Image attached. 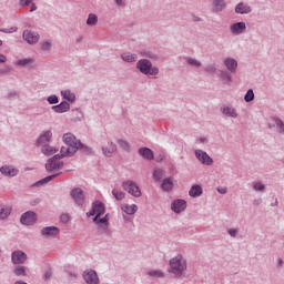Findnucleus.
I'll use <instances>...</instances> for the list:
<instances>
[{
    "label": "nucleus",
    "mask_w": 284,
    "mask_h": 284,
    "mask_svg": "<svg viewBox=\"0 0 284 284\" xmlns=\"http://www.w3.org/2000/svg\"><path fill=\"white\" fill-rule=\"evenodd\" d=\"M14 274L16 276H26V266H17Z\"/></svg>",
    "instance_id": "nucleus-36"
},
{
    "label": "nucleus",
    "mask_w": 284,
    "mask_h": 284,
    "mask_svg": "<svg viewBox=\"0 0 284 284\" xmlns=\"http://www.w3.org/2000/svg\"><path fill=\"white\" fill-rule=\"evenodd\" d=\"M217 192H220V194H225L227 192V189L225 187L217 189Z\"/></svg>",
    "instance_id": "nucleus-52"
},
{
    "label": "nucleus",
    "mask_w": 284,
    "mask_h": 284,
    "mask_svg": "<svg viewBox=\"0 0 284 284\" xmlns=\"http://www.w3.org/2000/svg\"><path fill=\"white\" fill-rule=\"evenodd\" d=\"M0 45H3V41L0 40Z\"/></svg>",
    "instance_id": "nucleus-58"
},
{
    "label": "nucleus",
    "mask_w": 284,
    "mask_h": 284,
    "mask_svg": "<svg viewBox=\"0 0 284 284\" xmlns=\"http://www.w3.org/2000/svg\"><path fill=\"white\" fill-rule=\"evenodd\" d=\"M153 178L155 179V181H161V179H163V170H154Z\"/></svg>",
    "instance_id": "nucleus-39"
},
{
    "label": "nucleus",
    "mask_w": 284,
    "mask_h": 284,
    "mask_svg": "<svg viewBox=\"0 0 284 284\" xmlns=\"http://www.w3.org/2000/svg\"><path fill=\"white\" fill-rule=\"evenodd\" d=\"M189 194L193 199H196V196H201V194H203V187H201V185H199V184L193 185L191 187V190L189 191Z\"/></svg>",
    "instance_id": "nucleus-25"
},
{
    "label": "nucleus",
    "mask_w": 284,
    "mask_h": 284,
    "mask_svg": "<svg viewBox=\"0 0 284 284\" xmlns=\"http://www.w3.org/2000/svg\"><path fill=\"white\" fill-rule=\"evenodd\" d=\"M72 114H74L78 118H72V121H81L82 113L79 110L72 111Z\"/></svg>",
    "instance_id": "nucleus-44"
},
{
    "label": "nucleus",
    "mask_w": 284,
    "mask_h": 284,
    "mask_svg": "<svg viewBox=\"0 0 284 284\" xmlns=\"http://www.w3.org/2000/svg\"><path fill=\"white\" fill-rule=\"evenodd\" d=\"M54 176H59V173H58V174H53V175H49V176H47V178L40 180V181L38 182V184H39V185H43V184H45V183H50V181H52V179H54Z\"/></svg>",
    "instance_id": "nucleus-38"
},
{
    "label": "nucleus",
    "mask_w": 284,
    "mask_h": 284,
    "mask_svg": "<svg viewBox=\"0 0 284 284\" xmlns=\"http://www.w3.org/2000/svg\"><path fill=\"white\" fill-rule=\"evenodd\" d=\"M63 99H65L67 101H74V99H77V97L74 95V93H72L70 90H65L61 92Z\"/></svg>",
    "instance_id": "nucleus-31"
},
{
    "label": "nucleus",
    "mask_w": 284,
    "mask_h": 284,
    "mask_svg": "<svg viewBox=\"0 0 284 284\" xmlns=\"http://www.w3.org/2000/svg\"><path fill=\"white\" fill-rule=\"evenodd\" d=\"M57 152H59V149L50 144H44L42 146V154H44L45 156H52V154H57Z\"/></svg>",
    "instance_id": "nucleus-22"
},
{
    "label": "nucleus",
    "mask_w": 284,
    "mask_h": 284,
    "mask_svg": "<svg viewBox=\"0 0 284 284\" xmlns=\"http://www.w3.org/2000/svg\"><path fill=\"white\" fill-rule=\"evenodd\" d=\"M8 61V58L4 54H0V63H6Z\"/></svg>",
    "instance_id": "nucleus-49"
},
{
    "label": "nucleus",
    "mask_w": 284,
    "mask_h": 284,
    "mask_svg": "<svg viewBox=\"0 0 284 284\" xmlns=\"http://www.w3.org/2000/svg\"><path fill=\"white\" fill-rule=\"evenodd\" d=\"M98 22H99V18L97 17V14L90 13L88 19H87V24L97 26Z\"/></svg>",
    "instance_id": "nucleus-32"
},
{
    "label": "nucleus",
    "mask_w": 284,
    "mask_h": 284,
    "mask_svg": "<svg viewBox=\"0 0 284 284\" xmlns=\"http://www.w3.org/2000/svg\"><path fill=\"white\" fill-rule=\"evenodd\" d=\"M101 216L102 214H105V205L101 203L100 201H97L92 205V210L87 213V216Z\"/></svg>",
    "instance_id": "nucleus-6"
},
{
    "label": "nucleus",
    "mask_w": 284,
    "mask_h": 284,
    "mask_svg": "<svg viewBox=\"0 0 284 284\" xmlns=\"http://www.w3.org/2000/svg\"><path fill=\"white\" fill-rule=\"evenodd\" d=\"M235 12L237 14H250V12H252V8H250V6H245L243 2H240L235 8Z\"/></svg>",
    "instance_id": "nucleus-20"
},
{
    "label": "nucleus",
    "mask_w": 284,
    "mask_h": 284,
    "mask_svg": "<svg viewBox=\"0 0 284 284\" xmlns=\"http://www.w3.org/2000/svg\"><path fill=\"white\" fill-rule=\"evenodd\" d=\"M216 69L214 67H207L206 72H214Z\"/></svg>",
    "instance_id": "nucleus-54"
},
{
    "label": "nucleus",
    "mask_w": 284,
    "mask_h": 284,
    "mask_svg": "<svg viewBox=\"0 0 284 284\" xmlns=\"http://www.w3.org/2000/svg\"><path fill=\"white\" fill-rule=\"evenodd\" d=\"M123 190L131 194L132 196L139 197L141 196V189L136 185V183L132 181H128L123 183Z\"/></svg>",
    "instance_id": "nucleus-5"
},
{
    "label": "nucleus",
    "mask_w": 284,
    "mask_h": 284,
    "mask_svg": "<svg viewBox=\"0 0 284 284\" xmlns=\"http://www.w3.org/2000/svg\"><path fill=\"white\" fill-rule=\"evenodd\" d=\"M275 125L277 126L278 132L284 134V123L281 119H275Z\"/></svg>",
    "instance_id": "nucleus-40"
},
{
    "label": "nucleus",
    "mask_w": 284,
    "mask_h": 284,
    "mask_svg": "<svg viewBox=\"0 0 284 284\" xmlns=\"http://www.w3.org/2000/svg\"><path fill=\"white\" fill-rule=\"evenodd\" d=\"M185 207H187V203L185 202V200H175L171 205V209L176 214H180V212H183Z\"/></svg>",
    "instance_id": "nucleus-12"
},
{
    "label": "nucleus",
    "mask_w": 284,
    "mask_h": 284,
    "mask_svg": "<svg viewBox=\"0 0 284 284\" xmlns=\"http://www.w3.org/2000/svg\"><path fill=\"white\" fill-rule=\"evenodd\" d=\"M34 10H37V6H36V4H32V6H31V9H30V12H34Z\"/></svg>",
    "instance_id": "nucleus-56"
},
{
    "label": "nucleus",
    "mask_w": 284,
    "mask_h": 284,
    "mask_svg": "<svg viewBox=\"0 0 284 284\" xmlns=\"http://www.w3.org/2000/svg\"><path fill=\"white\" fill-rule=\"evenodd\" d=\"M121 210L125 214L132 215L136 213V210H139V207L136 206V204H122Z\"/></svg>",
    "instance_id": "nucleus-21"
},
{
    "label": "nucleus",
    "mask_w": 284,
    "mask_h": 284,
    "mask_svg": "<svg viewBox=\"0 0 284 284\" xmlns=\"http://www.w3.org/2000/svg\"><path fill=\"white\" fill-rule=\"evenodd\" d=\"M245 22H237L231 27V32L233 34H242V32H245Z\"/></svg>",
    "instance_id": "nucleus-18"
},
{
    "label": "nucleus",
    "mask_w": 284,
    "mask_h": 284,
    "mask_svg": "<svg viewBox=\"0 0 284 284\" xmlns=\"http://www.w3.org/2000/svg\"><path fill=\"white\" fill-rule=\"evenodd\" d=\"M59 234V229L55 226H47L42 229L43 236H57Z\"/></svg>",
    "instance_id": "nucleus-23"
},
{
    "label": "nucleus",
    "mask_w": 284,
    "mask_h": 284,
    "mask_svg": "<svg viewBox=\"0 0 284 284\" xmlns=\"http://www.w3.org/2000/svg\"><path fill=\"white\" fill-rule=\"evenodd\" d=\"M229 234L230 236H236V230L234 229L229 230Z\"/></svg>",
    "instance_id": "nucleus-50"
},
{
    "label": "nucleus",
    "mask_w": 284,
    "mask_h": 284,
    "mask_svg": "<svg viewBox=\"0 0 284 284\" xmlns=\"http://www.w3.org/2000/svg\"><path fill=\"white\" fill-rule=\"evenodd\" d=\"M136 65L142 74H150L151 77L159 74V68H152V62L149 60H140Z\"/></svg>",
    "instance_id": "nucleus-3"
},
{
    "label": "nucleus",
    "mask_w": 284,
    "mask_h": 284,
    "mask_svg": "<svg viewBox=\"0 0 284 284\" xmlns=\"http://www.w3.org/2000/svg\"><path fill=\"white\" fill-rule=\"evenodd\" d=\"M244 100L246 101V103H250V101H254V91L252 89L246 92Z\"/></svg>",
    "instance_id": "nucleus-37"
},
{
    "label": "nucleus",
    "mask_w": 284,
    "mask_h": 284,
    "mask_svg": "<svg viewBox=\"0 0 284 284\" xmlns=\"http://www.w3.org/2000/svg\"><path fill=\"white\" fill-rule=\"evenodd\" d=\"M50 48H51L50 42L42 43V50H50Z\"/></svg>",
    "instance_id": "nucleus-47"
},
{
    "label": "nucleus",
    "mask_w": 284,
    "mask_h": 284,
    "mask_svg": "<svg viewBox=\"0 0 284 284\" xmlns=\"http://www.w3.org/2000/svg\"><path fill=\"white\" fill-rule=\"evenodd\" d=\"M71 196H72V199H74V201H75V203H78V205H82L83 199H84L83 190H81V189H73L71 191Z\"/></svg>",
    "instance_id": "nucleus-15"
},
{
    "label": "nucleus",
    "mask_w": 284,
    "mask_h": 284,
    "mask_svg": "<svg viewBox=\"0 0 284 284\" xmlns=\"http://www.w3.org/2000/svg\"><path fill=\"white\" fill-rule=\"evenodd\" d=\"M109 214H105L104 217L101 216H95L93 219V222L95 223L97 226H99V230H101L102 232H108V227H109Z\"/></svg>",
    "instance_id": "nucleus-7"
},
{
    "label": "nucleus",
    "mask_w": 284,
    "mask_h": 284,
    "mask_svg": "<svg viewBox=\"0 0 284 284\" xmlns=\"http://www.w3.org/2000/svg\"><path fill=\"white\" fill-rule=\"evenodd\" d=\"M52 140V131H45L38 138V145H45V143H50Z\"/></svg>",
    "instance_id": "nucleus-14"
},
{
    "label": "nucleus",
    "mask_w": 284,
    "mask_h": 284,
    "mask_svg": "<svg viewBox=\"0 0 284 284\" xmlns=\"http://www.w3.org/2000/svg\"><path fill=\"white\" fill-rule=\"evenodd\" d=\"M48 102L51 104V105H54V103H59V98H57V95H50L48 98Z\"/></svg>",
    "instance_id": "nucleus-43"
},
{
    "label": "nucleus",
    "mask_w": 284,
    "mask_h": 284,
    "mask_svg": "<svg viewBox=\"0 0 284 284\" xmlns=\"http://www.w3.org/2000/svg\"><path fill=\"white\" fill-rule=\"evenodd\" d=\"M172 187H174V184L172 183V179L163 180L162 190H164L165 192H170V190H172Z\"/></svg>",
    "instance_id": "nucleus-28"
},
{
    "label": "nucleus",
    "mask_w": 284,
    "mask_h": 284,
    "mask_svg": "<svg viewBox=\"0 0 284 284\" xmlns=\"http://www.w3.org/2000/svg\"><path fill=\"white\" fill-rule=\"evenodd\" d=\"M23 39L28 42V43H37L39 41V36L36 32H32L30 30H26L23 32Z\"/></svg>",
    "instance_id": "nucleus-13"
},
{
    "label": "nucleus",
    "mask_w": 284,
    "mask_h": 284,
    "mask_svg": "<svg viewBox=\"0 0 284 284\" xmlns=\"http://www.w3.org/2000/svg\"><path fill=\"white\" fill-rule=\"evenodd\" d=\"M0 172L3 176H17L19 174V170L8 165L1 166Z\"/></svg>",
    "instance_id": "nucleus-16"
},
{
    "label": "nucleus",
    "mask_w": 284,
    "mask_h": 284,
    "mask_svg": "<svg viewBox=\"0 0 284 284\" xmlns=\"http://www.w3.org/2000/svg\"><path fill=\"white\" fill-rule=\"evenodd\" d=\"M52 110L55 111L58 114H63V112H68V110H70V103L62 102L58 105H53Z\"/></svg>",
    "instance_id": "nucleus-19"
},
{
    "label": "nucleus",
    "mask_w": 284,
    "mask_h": 284,
    "mask_svg": "<svg viewBox=\"0 0 284 284\" xmlns=\"http://www.w3.org/2000/svg\"><path fill=\"white\" fill-rule=\"evenodd\" d=\"M149 276H154L155 278H163L165 276V273L162 271H150Z\"/></svg>",
    "instance_id": "nucleus-35"
},
{
    "label": "nucleus",
    "mask_w": 284,
    "mask_h": 284,
    "mask_svg": "<svg viewBox=\"0 0 284 284\" xmlns=\"http://www.w3.org/2000/svg\"><path fill=\"white\" fill-rule=\"evenodd\" d=\"M69 220H70V217L68 215L61 216V221H64L65 223H68Z\"/></svg>",
    "instance_id": "nucleus-53"
},
{
    "label": "nucleus",
    "mask_w": 284,
    "mask_h": 284,
    "mask_svg": "<svg viewBox=\"0 0 284 284\" xmlns=\"http://www.w3.org/2000/svg\"><path fill=\"white\" fill-rule=\"evenodd\" d=\"M102 152L104 156H112L116 152V145L112 142H108L106 146H102Z\"/></svg>",
    "instance_id": "nucleus-17"
},
{
    "label": "nucleus",
    "mask_w": 284,
    "mask_h": 284,
    "mask_svg": "<svg viewBox=\"0 0 284 284\" xmlns=\"http://www.w3.org/2000/svg\"><path fill=\"white\" fill-rule=\"evenodd\" d=\"M11 261L14 265H21L24 261H28V255L23 251H14L11 255Z\"/></svg>",
    "instance_id": "nucleus-8"
},
{
    "label": "nucleus",
    "mask_w": 284,
    "mask_h": 284,
    "mask_svg": "<svg viewBox=\"0 0 284 284\" xmlns=\"http://www.w3.org/2000/svg\"><path fill=\"white\" fill-rule=\"evenodd\" d=\"M213 8L216 10V12H221L223 8H225V1L223 0H214L213 1Z\"/></svg>",
    "instance_id": "nucleus-30"
},
{
    "label": "nucleus",
    "mask_w": 284,
    "mask_h": 284,
    "mask_svg": "<svg viewBox=\"0 0 284 284\" xmlns=\"http://www.w3.org/2000/svg\"><path fill=\"white\" fill-rule=\"evenodd\" d=\"M52 276V273L50 271H48L44 275V278H50Z\"/></svg>",
    "instance_id": "nucleus-55"
},
{
    "label": "nucleus",
    "mask_w": 284,
    "mask_h": 284,
    "mask_svg": "<svg viewBox=\"0 0 284 284\" xmlns=\"http://www.w3.org/2000/svg\"><path fill=\"white\" fill-rule=\"evenodd\" d=\"M123 0H115V3H118V6H121Z\"/></svg>",
    "instance_id": "nucleus-57"
},
{
    "label": "nucleus",
    "mask_w": 284,
    "mask_h": 284,
    "mask_svg": "<svg viewBox=\"0 0 284 284\" xmlns=\"http://www.w3.org/2000/svg\"><path fill=\"white\" fill-rule=\"evenodd\" d=\"M169 265V272H171V274H175V276H181V274H183V272L187 270V262L181 254H178L176 256L171 258Z\"/></svg>",
    "instance_id": "nucleus-2"
},
{
    "label": "nucleus",
    "mask_w": 284,
    "mask_h": 284,
    "mask_svg": "<svg viewBox=\"0 0 284 284\" xmlns=\"http://www.w3.org/2000/svg\"><path fill=\"white\" fill-rule=\"evenodd\" d=\"M61 156L54 155L53 158L49 159L45 163L47 172H59L63 168V161L60 160Z\"/></svg>",
    "instance_id": "nucleus-4"
},
{
    "label": "nucleus",
    "mask_w": 284,
    "mask_h": 284,
    "mask_svg": "<svg viewBox=\"0 0 284 284\" xmlns=\"http://www.w3.org/2000/svg\"><path fill=\"white\" fill-rule=\"evenodd\" d=\"M112 194H113L114 199H116V201H123V199H125V193H123L122 191H119L116 189H114L112 191Z\"/></svg>",
    "instance_id": "nucleus-34"
},
{
    "label": "nucleus",
    "mask_w": 284,
    "mask_h": 284,
    "mask_svg": "<svg viewBox=\"0 0 284 284\" xmlns=\"http://www.w3.org/2000/svg\"><path fill=\"white\" fill-rule=\"evenodd\" d=\"M83 278L88 284H99V275H97V271H85L83 274Z\"/></svg>",
    "instance_id": "nucleus-11"
},
{
    "label": "nucleus",
    "mask_w": 284,
    "mask_h": 284,
    "mask_svg": "<svg viewBox=\"0 0 284 284\" xmlns=\"http://www.w3.org/2000/svg\"><path fill=\"white\" fill-rule=\"evenodd\" d=\"M2 32H17V28H11L10 30L3 29Z\"/></svg>",
    "instance_id": "nucleus-51"
},
{
    "label": "nucleus",
    "mask_w": 284,
    "mask_h": 284,
    "mask_svg": "<svg viewBox=\"0 0 284 284\" xmlns=\"http://www.w3.org/2000/svg\"><path fill=\"white\" fill-rule=\"evenodd\" d=\"M195 156L200 162L203 163V165H212V163H214L212 158H210V155L206 152L202 151V150H196L195 151Z\"/></svg>",
    "instance_id": "nucleus-9"
},
{
    "label": "nucleus",
    "mask_w": 284,
    "mask_h": 284,
    "mask_svg": "<svg viewBox=\"0 0 284 284\" xmlns=\"http://www.w3.org/2000/svg\"><path fill=\"white\" fill-rule=\"evenodd\" d=\"M62 139L67 146L61 148V156H72V154L77 153V150L81 146V142L77 140V136L72 133H64Z\"/></svg>",
    "instance_id": "nucleus-1"
},
{
    "label": "nucleus",
    "mask_w": 284,
    "mask_h": 284,
    "mask_svg": "<svg viewBox=\"0 0 284 284\" xmlns=\"http://www.w3.org/2000/svg\"><path fill=\"white\" fill-rule=\"evenodd\" d=\"M12 210L8 206L0 205V219H8Z\"/></svg>",
    "instance_id": "nucleus-29"
},
{
    "label": "nucleus",
    "mask_w": 284,
    "mask_h": 284,
    "mask_svg": "<svg viewBox=\"0 0 284 284\" xmlns=\"http://www.w3.org/2000/svg\"><path fill=\"white\" fill-rule=\"evenodd\" d=\"M139 154L143 156V159H148V161H152V159H154V153L149 148L140 149Z\"/></svg>",
    "instance_id": "nucleus-24"
},
{
    "label": "nucleus",
    "mask_w": 284,
    "mask_h": 284,
    "mask_svg": "<svg viewBox=\"0 0 284 284\" xmlns=\"http://www.w3.org/2000/svg\"><path fill=\"white\" fill-rule=\"evenodd\" d=\"M254 190H256L257 192H263V190H265V185H263L261 183H255Z\"/></svg>",
    "instance_id": "nucleus-45"
},
{
    "label": "nucleus",
    "mask_w": 284,
    "mask_h": 284,
    "mask_svg": "<svg viewBox=\"0 0 284 284\" xmlns=\"http://www.w3.org/2000/svg\"><path fill=\"white\" fill-rule=\"evenodd\" d=\"M222 112L226 116H232L233 119H235V116H237L236 110H234L233 108H230V106L222 108Z\"/></svg>",
    "instance_id": "nucleus-27"
},
{
    "label": "nucleus",
    "mask_w": 284,
    "mask_h": 284,
    "mask_svg": "<svg viewBox=\"0 0 284 284\" xmlns=\"http://www.w3.org/2000/svg\"><path fill=\"white\" fill-rule=\"evenodd\" d=\"M21 223L22 225H32L34 223H37V214L34 212H26L22 216H21Z\"/></svg>",
    "instance_id": "nucleus-10"
},
{
    "label": "nucleus",
    "mask_w": 284,
    "mask_h": 284,
    "mask_svg": "<svg viewBox=\"0 0 284 284\" xmlns=\"http://www.w3.org/2000/svg\"><path fill=\"white\" fill-rule=\"evenodd\" d=\"M123 61H126V63H134L136 61V57L132 53H124L121 55Z\"/></svg>",
    "instance_id": "nucleus-33"
},
{
    "label": "nucleus",
    "mask_w": 284,
    "mask_h": 284,
    "mask_svg": "<svg viewBox=\"0 0 284 284\" xmlns=\"http://www.w3.org/2000/svg\"><path fill=\"white\" fill-rule=\"evenodd\" d=\"M32 0H20L21 6H30Z\"/></svg>",
    "instance_id": "nucleus-48"
},
{
    "label": "nucleus",
    "mask_w": 284,
    "mask_h": 284,
    "mask_svg": "<svg viewBox=\"0 0 284 284\" xmlns=\"http://www.w3.org/2000/svg\"><path fill=\"white\" fill-rule=\"evenodd\" d=\"M224 63H225L227 70H230L231 72H234V70H236V68L239 67V63H236V60L230 59V58L226 59L224 61Z\"/></svg>",
    "instance_id": "nucleus-26"
},
{
    "label": "nucleus",
    "mask_w": 284,
    "mask_h": 284,
    "mask_svg": "<svg viewBox=\"0 0 284 284\" xmlns=\"http://www.w3.org/2000/svg\"><path fill=\"white\" fill-rule=\"evenodd\" d=\"M189 61V63L191 64V65H201V62H199V61H196V60H194V59H189L187 60Z\"/></svg>",
    "instance_id": "nucleus-46"
},
{
    "label": "nucleus",
    "mask_w": 284,
    "mask_h": 284,
    "mask_svg": "<svg viewBox=\"0 0 284 284\" xmlns=\"http://www.w3.org/2000/svg\"><path fill=\"white\" fill-rule=\"evenodd\" d=\"M118 144L120 145V148H122V150H130V143H128V141L125 140H119Z\"/></svg>",
    "instance_id": "nucleus-41"
},
{
    "label": "nucleus",
    "mask_w": 284,
    "mask_h": 284,
    "mask_svg": "<svg viewBox=\"0 0 284 284\" xmlns=\"http://www.w3.org/2000/svg\"><path fill=\"white\" fill-rule=\"evenodd\" d=\"M28 63H32V59H23L17 61V65H28Z\"/></svg>",
    "instance_id": "nucleus-42"
}]
</instances>
